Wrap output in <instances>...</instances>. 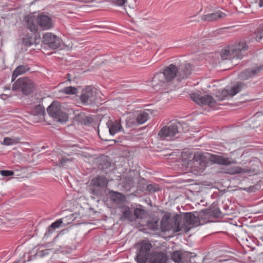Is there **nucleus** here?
<instances>
[{
  "label": "nucleus",
  "mask_w": 263,
  "mask_h": 263,
  "mask_svg": "<svg viewBox=\"0 0 263 263\" xmlns=\"http://www.w3.org/2000/svg\"><path fill=\"white\" fill-rule=\"evenodd\" d=\"M152 245L149 242H142L136 255L137 263H166L167 259L164 253L153 252L149 254Z\"/></svg>",
  "instance_id": "f257e3e1"
},
{
  "label": "nucleus",
  "mask_w": 263,
  "mask_h": 263,
  "mask_svg": "<svg viewBox=\"0 0 263 263\" xmlns=\"http://www.w3.org/2000/svg\"><path fill=\"white\" fill-rule=\"evenodd\" d=\"M192 68L189 63L184 62L179 65L171 64L161 72L170 84L174 78L178 80L186 79L191 73Z\"/></svg>",
  "instance_id": "f03ea898"
},
{
  "label": "nucleus",
  "mask_w": 263,
  "mask_h": 263,
  "mask_svg": "<svg viewBox=\"0 0 263 263\" xmlns=\"http://www.w3.org/2000/svg\"><path fill=\"white\" fill-rule=\"evenodd\" d=\"M170 227L167 230L172 229L174 232H178L180 231L187 232L191 228H188L187 225L192 226H198L200 224V220L199 217L196 216V213H186L184 216L183 222L179 218H173L170 220L169 222Z\"/></svg>",
  "instance_id": "7ed1b4c3"
},
{
  "label": "nucleus",
  "mask_w": 263,
  "mask_h": 263,
  "mask_svg": "<svg viewBox=\"0 0 263 263\" xmlns=\"http://www.w3.org/2000/svg\"><path fill=\"white\" fill-rule=\"evenodd\" d=\"M24 19L27 29L31 32H36L38 26L43 29L49 28V16L48 15L39 14L35 16L32 14L26 16Z\"/></svg>",
  "instance_id": "20e7f679"
},
{
  "label": "nucleus",
  "mask_w": 263,
  "mask_h": 263,
  "mask_svg": "<svg viewBox=\"0 0 263 263\" xmlns=\"http://www.w3.org/2000/svg\"><path fill=\"white\" fill-rule=\"evenodd\" d=\"M248 46L245 42L236 43L223 49L220 52L222 60L242 58L245 52L248 50Z\"/></svg>",
  "instance_id": "39448f33"
},
{
  "label": "nucleus",
  "mask_w": 263,
  "mask_h": 263,
  "mask_svg": "<svg viewBox=\"0 0 263 263\" xmlns=\"http://www.w3.org/2000/svg\"><path fill=\"white\" fill-rule=\"evenodd\" d=\"M248 46L245 42L236 43L223 49L220 52L222 60L242 58L245 52L248 50Z\"/></svg>",
  "instance_id": "423d86ee"
},
{
  "label": "nucleus",
  "mask_w": 263,
  "mask_h": 263,
  "mask_svg": "<svg viewBox=\"0 0 263 263\" xmlns=\"http://www.w3.org/2000/svg\"><path fill=\"white\" fill-rule=\"evenodd\" d=\"M35 89L34 83L27 77L17 79L12 85L13 90H20L24 95H28L32 93Z\"/></svg>",
  "instance_id": "0eeeda50"
},
{
  "label": "nucleus",
  "mask_w": 263,
  "mask_h": 263,
  "mask_svg": "<svg viewBox=\"0 0 263 263\" xmlns=\"http://www.w3.org/2000/svg\"><path fill=\"white\" fill-rule=\"evenodd\" d=\"M50 117L53 121L61 124L65 123L68 118V115L62 110L61 104L57 101H54L50 104Z\"/></svg>",
  "instance_id": "6e6552de"
},
{
  "label": "nucleus",
  "mask_w": 263,
  "mask_h": 263,
  "mask_svg": "<svg viewBox=\"0 0 263 263\" xmlns=\"http://www.w3.org/2000/svg\"><path fill=\"white\" fill-rule=\"evenodd\" d=\"M170 85L164 74L161 72L155 73L151 80V86L156 91L167 89Z\"/></svg>",
  "instance_id": "1a4fd4ad"
},
{
  "label": "nucleus",
  "mask_w": 263,
  "mask_h": 263,
  "mask_svg": "<svg viewBox=\"0 0 263 263\" xmlns=\"http://www.w3.org/2000/svg\"><path fill=\"white\" fill-rule=\"evenodd\" d=\"M97 90L91 86H87L83 89L80 96V100L84 105H88L94 102L97 99Z\"/></svg>",
  "instance_id": "9d476101"
},
{
  "label": "nucleus",
  "mask_w": 263,
  "mask_h": 263,
  "mask_svg": "<svg viewBox=\"0 0 263 263\" xmlns=\"http://www.w3.org/2000/svg\"><path fill=\"white\" fill-rule=\"evenodd\" d=\"M245 87V85L244 84L242 83H238L235 86L231 87L230 89H224L221 91H217L216 93V97L218 101H222L228 96L232 97L235 96Z\"/></svg>",
  "instance_id": "9b49d317"
},
{
  "label": "nucleus",
  "mask_w": 263,
  "mask_h": 263,
  "mask_svg": "<svg viewBox=\"0 0 263 263\" xmlns=\"http://www.w3.org/2000/svg\"><path fill=\"white\" fill-rule=\"evenodd\" d=\"M179 123L171 124L170 126H164L158 133V135L167 140H172L173 137L178 133Z\"/></svg>",
  "instance_id": "f8f14e48"
},
{
  "label": "nucleus",
  "mask_w": 263,
  "mask_h": 263,
  "mask_svg": "<svg viewBox=\"0 0 263 263\" xmlns=\"http://www.w3.org/2000/svg\"><path fill=\"white\" fill-rule=\"evenodd\" d=\"M191 98L199 105L213 106L215 101L213 98L208 95L201 96L199 93H193L190 95Z\"/></svg>",
  "instance_id": "ddd939ff"
},
{
  "label": "nucleus",
  "mask_w": 263,
  "mask_h": 263,
  "mask_svg": "<svg viewBox=\"0 0 263 263\" xmlns=\"http://www.w3.org/2000/svg\"><path fill=\"white\" fill-rule=\"evenodd\" d=\"M196 257H197V256L196 255H193L192 253H187L182 254L180 251L174 252L172 255V260L176 263H179L180 262L183 263L184 262V258L189 259V261L190 263H195L196 261L195 258ZM185 261H188V260L186 259Z\"/></svg>",
  "instance_id": "4468645a"
},
{
  "label": "nucleus",
  "mask_w": 263,
  "mask_h": 263,
  "mask_svg": "<svg viewBox=\"0 0 263 263\" xmlns=\"http://www.w3.org/2000/svg\"><path fill=\"white\" fill-rule=\"evenodd\" d=\"M194 170L202 173L206 167V161L205 158L201 154H196L193 158Z\"/></svg>",
  "instance_id": "2eb2a0df"
},
{
  "label": "nucleus",
  "mask_w": 263,
  "mask_h": 263,
  "mask_svg": "<svg viewBox=\"0 0 263 263\" xmlns=\"http://www.w3.org/2000/svg\"><path fill=\"white\" fill-rule=\"evenodd\" d=\"M209 160L214 163L220 165H229L236 164V161L231 158L224 157L222 156L216 155H211L209 158Z\"/></svg>",
  "instance_id": "dca6fc26"
},
{
  "label": "nucleus",
  "mask_w": 263,
  "mask_h": 263,
  "mask_svg": "<svg viewBox=\"0 0 263 263\" xmlns=\"http://www.w3.org/2000/svg\"><path fill=\"white\" fill-rule=\"evenodd\" d=\"M49 254V250L46 249L44 250H42L39 252H36L35 254L33 255H31L30 253H28L27 254H24L22 257V259L19 261L15 260L13 262V263H19V262H22L23 263H25L26 261H29L32 260V258H35L36 257H43L45 255H47Z\"/></svg>",
  "instance_id": "f3484780"
},
{
  "label": "nucleus",
  "mask_w": 263,
  "mask_h": 263,
  "mask_svg": "<svg viewBox=\"0 0 263 263\" xmlns=\"http://www.w3.org/2000/svg\"><path fill=\"white\" fill-rule=\"evenodd\" d=\"M262 69L263 66H258L252 69H246L240 73L239 78L241 80H247L255 76Z\"/></svg>",
  "instance_id": "a211bd4d"
},
{
  "label": "nucleus",
  "mask_w": 263,
  "mask_h": 263,
  "mask_svg": "<svg viewBox=\"0 0 263 263\" xmlns=\"http://www.w3.org/2000/svg\"><path fill=\"white\" fill-rule=\"evenodd\" d=\"M106 125L109 129L110 135L112 136L121 131L122 129V126L121 123L118 120H109L106 123Z\"/></svg>",
  "instance_id": "6ab92c4d"
},
{
  "label": "nucleus",
  "mask_w": 263,
  "mask_h": 263,
  "mask_svg": "<svg viewBox=\"0 0 263 263\" xmlns=\"http://www.w3.org/2000/svg\"><path fill=\"white\" fill-rule=\"evenodd\" d=\"M107 183L106 179L103 176H98L93 179L91 181V185H92V190L94 194H97L98 193L95 191V187H104Z\"/></svg>",
  "instance_id": "aec40b11"
},
{
  "label": "nucleus",
  "mask_w": 263,
  "mask_h": 263,
  "mask_svg": "<svg viewBox=\"0 0 263 263\" xmlns=\"http://www.w3.org/2000/svg\"><path fill=\"white\" fill-rule=\"evenodd\" d=\"M196 216L199 217V219L201 221V219L206 220L211 216L218 217L220 215V212L218 210L213 211L212 209H205L200 211L199 213L195 212Z\"/></svg>",
  "instance_id": "412c9836"
},
{
  "label": "nucleus",
  "mask_w": 263,
  "mask_h": 263,
  "mask_svg": "<svg viewBox=\"0 0 263 263\" xmlns=\"http://www.w3.org/2000/svg\"><path fill=\"white\" fill-rule=\"evenodd\" d=\"M226 16L225 13L220 11H217L214 13L203 15L201 16V20L206 22L216 21Z\"/></svg>",
  "instance_id": "4be33fe9"
},
{
  "label": "nucleus",
  "mask_w": 263,
  "mask_h": 263,
  "mask_svg": "<svg viewBox=\"0 0 263 263\" xmlns=\"http://www.w3.org/2000/svg\"><path fill=\"white\" fill-rule=\"evenodd\" d=\"M63 42L62 40L57 35L50 33V50L62 49Z\"/></svg>",
  "instance_id": "5701e85b"
},
{
  "label": "nucleus",
  "mask_w": 263,
  "mask_h": 263,
  "mask_svg": "<svg viewBox=\"0 0 263 263\" xmlns=\"http://www.w3.org/2000/svg\"><path fill=\"white\" fill-rule=\"evenodd\" d=\"M75 120L85 125L90 124L93 122V120L91 118L86 116L84 113H81L76 115Z\"/></svg>",
  "instance_id": "b1692460"
},
{
  "label": "nucleus",
  "mask_w": 263,
  "mask_h": 263,
  "mask_svg": "<svg viewBox=\"0 0 263 263\" xmlns=\"http://www.w3.org/2000/svg\"><path fill=\"white\" fill-rule=\"evenodd\" d=\"M45 114L44 107L41 105H37L33 107L31 110V115L37 116L42 119Z\"/></svg>",
  "instance_id": "393cba45"
},
{
  "label": "nucleus",
  "mask_w": 263,
  "mask_h": 263,
  "mask_svg": "<svg viewBox=\"0 0 263 263\" xmlns=\"http://www.w3.org/2000/svg\"><path fill=\"white\" fill-rule=\"evenodd\" d=\"M35 33L31 32V33H27L25 37L22 39V44L27 47H29L33 45L35 42Z\"/></svg>",
  "instance_id": "a878e982"
},
{
  "label": "nucleus",
  "mask_w": 263,
  "mask_h": 263,
  "mask_svg": "<svg viewBox=\"0 0 263 263\" xmlns=\"http://www.w3.org/2000/svg\"><path fill=\"white\" fill-rule=\"evenodd\" d=\"M110 197L111 200L116 203L122 202L125 200L124 196L119 192H111L110 193Z\"/></svg>",
  "instance_id": "bb28decb"
},
{
  "label": "nucleus",
  "mask_w": 263,
  "mask_h": 263,
  "mask_svg": "<svg viewBox=\"0 0 263 263\" xmlns=\"http://www.w3.org/2000/svg\"><path fill=\"white\" fill-rule=\"evenodd\" d=\"M122 213L123 215L121 217V219H127L130 221L134 220V215L129 207L126 206L123 208Z\"/></svg>",
  "instance_id": "cd10ccee"
},
{
  "label": "nucleus",
  "mask_w": 263,
  "mask_h": 263,
  "mask_svg": "<svg viewBox=\"0 0 263 263\" xmlns=\"http://www.w3.org/2000/svg\"><path fill=\"white\" fill-rule=\"evenodd\" d=\"M224 172L228 174L234 175L236 174L245 173L246 171H245V169L242 168L239 166H232L227 168Z\"/></svg>",
  "instance_id": "c85d7f7f"
},
{
  "label": "nucleus",
  "mask_w": 263,
  "mask_h": 263,
  "mask_svg": "<svg viewBox=\"0 0 263 263\" xmlns=\"http://www.w3.org/2000/svg\"><path fill=\"white\" fill-rule=\"evenodd\" d=\"M146 214V212L145 210L136 208L134 212V219L136 218H143L145 216Z\"/></svg>",
  "instance_id": "c756f323"
},
{
  "label": "nucleus",
  "mask_w": 263,
  "mask_h": 263,
  "mask_svg": "<svg viewBox=\"0 0 263 263\" xmlns=\"http://www.w3.org/2000/svg\"><path fill=\"white\" fill-rule=\"evenodd\" d=\"M148 114L146 112H142L139 114L137 117V122L138 124H143L148 119Z\"/></svg>",
  "instance_id": "7c9ffc66"
},
{
  "label": "nucleus",
  "mask_w": 263,
  "mask_h": 263,
  "mask_svg": "<svg viewBox=\"0 0 263 263\" xmlns=\"http://www.w3.org/2000/svg\"><path fill=\"white\" fill-rule=\"evenodd\" d=\"M59 163L58 164V165L60 166L64 167L67 166L69 164H70L72 161V159L71 158H68L66 157H62L60 158H59Z\"/></svg>",
  "instance_id": "2f4dec72"
},
{
  "label": "nucleus",
  "mask_w": 263,
  "mask_h": 263,
  "mask_svg": "<svg viewBox=\"0 0 263 263\" xmlns=\"http://www.w3.org/2000/svg\"><path fill=\"white\" fill-rule=\"evenodd\" d=\"M77 91V88L72 86L66 87L61 90V92L67 95H74Z\"/></svg>",
  "instance_id": "473e14b6"
},
{
  "label": "nucleus",
  "mask_w": 263,
  "mask_h": 263,
  "mask_svg": "<svg viewBox=\"0 0 263 263\" xmlns=\"http://www.w3.org/2000/svg\"><path fill=\"white\" fill-rule=\"evenodd\" d=\"M29 68L27 66L24 65H19L14 70L19 75L24 73L27 71L29 70Z\"/></svg>",
  "instance_id": "72a5a7b5"
},
{
  "label": "nucleus",
  "mask_w": 263,
  "mask_h": 263,
  "mask_svg": "<svg viewBox=\"0 0 263 263\" xmlns=\"http://www.w3.org/2000/svg\"><path fill=\"white\" fill-rule=\"evenodd\" d=\"M18 140L19 139H14L6 137L4 139L3 143L6 145H10L18 143Z\"/></svg>",
  "instance_id": "f704fd0d"
},
{
  "label": "nucleus",
  "mask_w": 263,
  "mask_h": 263,
  "mask_svg": "<svg viewBox=\"0 0 263 263\" xmlns=\"http://www.w3.org/2000/svg\"><path fill=\"white\" fill-rule=\"evenodd\" d=\"M43 43L44 45H42V48H46L45 46L49 47V33H46L43 36Z\"/></svg>",
  "instance_id": "c9c22d12"
},
{
  "label": "nucleus",
  "mask_w": 263,
  "mask_h": 263,
  "mask_svg": "<svg viewBox=\"0 0 263 263\" xmlns=\"http://www.w3.org/2000/svg\"><path fill=\"white\" fill-rule=\"evenodd\" d=\"M146 190L150 192H155L160 190L157 184H149L146 187Z\"/></svg>",
  "instance_id": "e433bc0d"
},
{
  "label": "nucleus",
  "mask_w": 263,
  "mask_h": 263,
  "mask_svg": "<svg viewBox=\"0 0 263 263\" xmlns=\"http://www.w3.org/2000/svg\"><path fill=\"white\" fill-rule=\"evenodd\" d=\"M263 39V24L257 30L256 39L260 40Z\"/></svg>",
  "instance_id": "4c0bfd02"
},
{
  "label": "nucleus",
  "mask_w": 263,
  "mask_h": 263,
  "mask_svg": "<svg viewBox=\"0 0 263 263\" xmlns=\"http://www.w3.org/2000/svg\"><path fill=\"white\" fill-rule=\"evenodd\" d=\"M112 3L117 6H123L127 0H111Z\"/></svg>",
  "instance_id": "58836bf2"
},
{
  "label": "nucleus",
  "mask_w": 263,
  "mask_h": 263,
  "mask_svg": "<svg viewBox=\"0 0 263 263\" xmlns=\"http://www.w3.org/2000/svg\"><path fill=\"white\" fill-rule=\"evenodd\" d=\"M0 173L2 176L6 177L11 176L14 174V172L10 170H2Z\"/></svg>",
  "instance_id": "ea45409f"
},
{
  "label": "nucleus",
  "mask_w": 263,
  "mask_h": 263,
  "mask_svg": "<svg viewBox=\"0 0 263 263\" xmlns=\"http://www.w3.org/2000/svg\"><path fill=\"white\" fill-rule=\"evenodd\" d=\"M62 223V220L61 219H58L56 221H55L54 222H53L50 225V228H52L53 229H55L57 228H59L61 226Z\"/></svg>",
  "instance_id": "a19ab883"
},
{
  "label": "nucleus",
  "mask_w": 263,
  "mask_h": 263,
  "mask_svg": "<svg viewBox=\"0 0 263 263\" xmlns=\"http://www.w3.org/2000/svg\"><path fill=\"white\" fill-rule=\"evenodd\" d=\"M18 76L19 74L17 72H16L15 70H14L12 76L11 81L13 82Z\"/></svg>",
  "instance_id": "79ce46f5"
},
{
  "label": "nucleus",
  "mask_w": 263,
  "mask_h": 263,
  "mask_svg": "<svg viewBox=\"0 0 263 263\" xmlns=\"http://www.w3.org/2000/svg\"><path fill=\"white\" fill-rule=\"evenodd\" d=\"M258 6L259 7H261L263 6V0H259L258 2Z\"/></svg>",
  "instance_id": "37998d69"
},
{
  "label": "nucleus",
  "mask_w": 263,
  "mask_h": 263,
  "mask_svg": "<svg viewBox=\"0 0 263 263\" xmlns=\"http://www.w3.org/2000/svg\"><path fill=\"white\" fill-rule=\"evenodd\" d=\"M49 232V227H48L47 228V232L45 234L44 237H48V233H47V232Z\"/></svg>",
  "instance_id": "c03bdc74"
},
{
  "label": "nucleus",
  "mask_w": 263,
  "mask_h": 263,
  "mask_svg": "<svg viewBox=\"0 0 263 263\" xmlns=\"http://www.w3.org/2000/svg\"><path fill=\"white\" fill-rule=\"evenodd\" d=\"M6 97V95H5V94L0 95V98L1 99H5L4 97Z\"/></svg>",
  "instance_id": "a18cd8bd"
},
{
  "label": "nucleus",
  "mask_w": 263,
  "mask_h": 263,
  "mask_svg": "<svg viewBox=\"0 0 263 263\" xmlns=\"http://www.w3.org/2000/svg\"><path fill=\"white\" fill-rule=\"evenodd\" d=\"M46 110H47V112L48 114H49V110H50V109H49V106H48L47 108H46Z\"/></svg>",
  "instance_id": "49530a36"
},
{
  "label": "nucleus",
  "mask_w": 263,
  "mask_h": 263,
  "mask_svg": "<svg viewBox=\"0 0 263 263\" xmlns=\"http://www.w3.org/2000/svg\"><path fill=\"white\" fill-rule=\"evenodd\" d=\"M230 259H223V260H219V262H221V261H229Z\"/></svg>",
  "instance_id": "de8ad7c7"
},
{
  "label": "nucleus",
  "mask_w": 263,
  "mask_h": 263,
  "mask_svg": "<svg viewBox=\"0 0 263 263\" xmlns=\"http://www.w3.org/2000/svg\"><path fill=\"white\" fill-rule=\"evenodd\" d=\"M53 24H52V22L51 21V19L50 18V28H52L53 27Z\"/></svg>",
  "instance_id": "09e8293b"
},
{
  "label": "nucleus",
  "mask_w": 263,
  "mask_h": 263,
  "mask_svg": "<svg viewBox=\"0 0 263 263\" xmlns=\"http://www.w3.org/2000/svg\"><path fill=\"white\" fill-rule=\"evenodd\" d=\"M155 227H157V222H156L154 223V227H153V228L154 229H155L156 228Z\"/></svg>",
  "instance_id": "8fccbe9b"
},
{
  "label": "nucleus",
  "mask_w": 263,
  "mask_h": 263,
  "mask_svg": "<svg viewBox=\"0 0 263 263\" xmlns=\"http://www.w3.org/2000/svg\"><path fill=\"white\" fill-rule=\"evenodd\" d=\"M130 185H133V181L132 180V181H130Z\"/></svg>",
  "instance_id": "3c124183"
},
{
  "label": "nucleus",
  "mask_w": 263,
  "mask_h": 263,
  "mask_svg": "<svg viewBox=\"0 0 263 263\" xmlns=\"http://www.w3.org/2000/svg\"><path fill=\"white\" fill-rule=\"evenodd\" d=\"M52 53H53V52H51V51H50V54H52Z\"/></svg>",
  "instance_id": "603ef678"
},
{
  "label": "nucleus",
  "mask_w": 263,
  "mask_h": 263,
  "mask_svg": "<svg viewBox=\"0 0 263 263\" xmlns=\"http://www.w3.org/2000/svg\"><path fill=\"white\" fill-rule=\"evenodd\" d=\"M204 258H203V259H202V261H204Z\"/></svg>",
  "instance_id": "864d4df0"
}]
</instances>
